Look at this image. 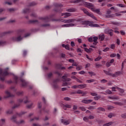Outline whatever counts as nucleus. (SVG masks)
<instances>
[{
    "instance_id": "26",
    "label": "nucleus",
    "mask_w": 126,
    "mask_h": 126,
    "mask_svg": "<svg viewBox=\"0 0 126 126\" xmlns=\"http://www.w3.org/2000/svg\"><path fill=\"white\" fill-rule=\"evenodd\" d=\"M63 64L61 63L57 64L56 67L58 69H63V66H62Z\"/></svg>"
},
{
    "instance_id": "6",
    "label": "nucleus",
    "mask_w": 126,
    "mask_h": 126,
    "mask_svg": "<svg viewBox=\"0 0 126 126\" xmlns=\"http://www.w3.org/2000/svg\"><path fill=\"white\" fill-rule=\"evenodd\" d=\"M38 19L40 20H43L44 22H49V21H58V20L56 19H53V16L50 15L46 17H40L38 18Z\"/></svg>"
},
{
    "instance_id": "42",
    "label": "nucleus",
    "mask_w": 126,
    "mask_h": 126,
    "mask_svg": "<svg viewBox=\"0 0 126 126\" xmlns=\"http://www.w3.org/2000/svg\"><path fill=\"white\" fill-rule=\"evenodd\" d=\"M83 67L82 65H80V66H77L76 69V70H81V69H82Z\"/></svg>"
},
{
    "instance_id": "4",
    "label": "nucleus",
    "mask_w": 126,
    "mask_h": 126,
    "mask_svg": "<svg viewBox=\"0 0 126 126\" xmlns=\"http://www.w3.org/2000/svg\"><path fill=\"white\" fill-rule=\"evenodd\" d=\"M8 71V68H6L4 71L1 68H0V80L1 81H4V77L9 75V73L7 72Z\"/></svg>"
},
{
    "instance_id": "57",
    "label": "nucleus",
    "mask_w": 126,
    "mask_h": 126,
    "mask_svg": "<svg viewBox=\"0 0 126 126\" xmlns=\"http://www.w3.org/2000/svg\"><path fill=\"white\" fill-rule=\"evenodd\" d=\"M89 120V117H84L83 118V121H84L85 122H88Z\"/></svg>"
},
{
    "instance_id": "51",
    "label": "nucleus",
    "mask_w": 126,
    "mask_h": 126,
    "mask_svg": "<svg viewBox=\"0 0 126 126\" xmlns=\"http://www.w3.org/2000/svg\"><path fill=\"white\" fill-rule=\"evenodd\" d=\"M23 57H25L27 55V51L26 50H24L23 51Z\"/></svg>"
},
{
    "instance_id": "11",
    "label": "nucleus",
    "mask_w": 126,
    "mask_h": 126,
    "mask_svg": "<svg viewBox=\"0 0 126 126\" xmlns=\"http://www.w3.org/2000/svg\"><path fill=\"white\" fill-rule=\"evenodd\" d=\"M54 6L56 8L54 9L56 12H62V7H63V4H59L58 3H55Z\"/></svg>"
},
{
    "instance_id": "53",
    "label": "nucleus",
    "mask_w": 126,
    "mask_h": 126,
    "mask_svg": "<svg viewBox=\"0 0 126 126\" xmlns=\"http://www.w3.org/2000/svg\"><path fill=\"white\" fill-rule=\"evenodd\" d=\"M89 110H95V106H92L88 107Z\"/></svg>"
},
{
    "instance_id": "58",
    "label": "nucleus",
    "mask_w": 126,
    "mask_h": 126,
    "mask_svg": "<svg viewBox=\"0 0 126 126\" xmlns=\"http://www.w3.org/2000/svg\"><path fill=\"white\" fill-rule=\"evenodd\" d=\"M64 100H65V101H70L71 99L68 97H64Z\"/></svg>"
},
{
    "instance_id": "36",
    "label": "nucleus",
    "mask_w": 126,
    "mask_h": 126,
    "mask_svg": "<svg viewBox=\"0 0 126 126\" xmlns=\"http://www.w3.org/2000/svg\"><path fill=\"white\" fill-rule=\"evenodd\" d=\"M103 72H104V73H105V74H107V75H111V76H112V73H110L109 71L103 70Z\"/></svg>"
},
{
    "instance_id": "27",
    "label": "nucleus",
    "mask_w": 126,
    "mask_h": 126,
    "mask_svg": "<svg viewBox=\"0 0 126 126\" xmlns=\"http://www.w3.org/2000/svg\"><path fill=\"white\" fill-rule=\"evenodd\" d=\"M31 11L30 8H25L23 10V13H29Z\"/></svg>"
},
{
    "instance_id": "40",
    "label": "nucleus",
    "mask_w": 126,
    "mask_h": 126,
    "mask_svg": "<svg viewBox=\"0 0 126 126\" xmlns=\"http://www.w3.org/2000/svg\"><path fill=\"white\" fill-rule=\"evenodd\" d=\"M41 27H48L50 26L49 24H42L40 25Z\"/></svg>"
},
{
    "instance_id": "38",
    "label": "nucleus",
    "mask_w": 126,
    "mask_h": 126,
    "mask_svg": "<svg viewBox=\"0 0 126 126\" xmlns=\"http://www.w3.org/2000/svg\"><path fill=\"white\" fill-rule=\"evenodd\" d=\"M94 100H95V101H98V100H99V99H101V96L98 95V96H94Z\"/></svg>"
},
{
    "instance_id": "22",
    "label": "nucleus",
    "mask_w": 126,
    "mask_h": 126,
    "mask_svg": "<svg viewBox=\"0 0 126 126\" xmlns=\"http://www.w3.org/2000/svg\"><path fill=\"white\" fill-rule=\"evenodd\" d=\"M63 18H67V17H69V16H71V13H63Z\"/></svg>"
},
{
    "instance_id": "30",
    "label": "nucleus",
    "mask_w": 126,
    "mask_h": 126,
    "mask_svg": "<svg viewBox=\"0 0 126 126\" xmlns=\"http://www.w3.org/2000/svg\"><path fill=\"white\" fill-rule=\"evenodd\" d=\"M49 112V110H46V108L45 107H44L42 110H40V114H42V113H48Z\"/></svg>"
},
{
    "instance_id": "47",
    "label": "nucleus",
    "mask_w": 126,
    "mask_h": 126,
    "mask_svg": "<svg viewBox=\"0 0 126 126\" xmlns=\"http://www.w3.org/2000/svg\"><path fill=\"white\" fill-rule=\"evenodd\" d=\"M55 73H56V74H58L59 76H62V72H61V71H56L55 72Z\"/></svg>"
},
{
    "instance_id": "61",
    "label": "nucleus",
    "mask_w": 126,
    "mask_h": 126,
    "mask_svg": "<svg viewBox=\"0 0 126 126\" xmlns=\"http://www.w3.org/2000/svg\"><path fill=\"white\" fill-rule=\"evenodd\" d=\"M64 47L65 48V49H66V50H69V45H64Z\"/></svg>"
},
{
    "instance_id": "17",
    "label": "nucleus",
    "mask_w": 126,
    "mask_h": 126,
    "mask_svg": "<svg viewBox=\"0 0 126 126\" xmlns=\"http://www.w3.org/2000/svg\"><path fill=\"white\" fill-rule=\"evenodd\" d=\"M123 74V71H119L115 72L114 74H112V76L113 77H118V76H120V75Z\"/></svg>"
},
{
    "instance_id": "43",
    "label": "nucleus",
    "mask_w": 126,
    "mask_h": 126,
    "mask_svg": "<svg viewBox=\"0 0 126 126\" xmlns=\"http://www.w3.org/2000/svg\"><path fill=\"white\" fill-rule=\"evenodd\" d=\"M89 74H90V75H91V76H95L96 75V74H95V73H94L93 71H89L88 72Z\"/></svg>"
},
{
    "instance_id": "1",
    "label": "nucleus",
    "mask_w": 126,
    "mask_h": 126,
    "mask_svg": "<svg viewBox=\"0 0 126 126\" xmlns=\"http://www.w3.org/2000/svg\"><path fill=\"white\" fill-rule=\"evenodd\" d=\"M14 82L16 84H20L22 87H26L28 85V82H26L25 80L21 77H18L17 76H14Z\"/></svg>"
},
{
    "instance_id": "60",
    "label": "nucleus",
    "mask_w": 126,
    "mask_h": 126,
    "mask_svg": "<svg viewBox=\"0 0 126 126\" xmlns=\"http://www.w3.org/2000/svg\"><path fill=\"white\" fill-rule=\"evenodd\" d=\"M118 90L119 91V92H120L121 93H124L125 92V90H124L123 89H118Z\"/></svg>"
},
{
    "instance_id": "49",
    "label": "nucleus",
    "mask_w": 126,
    "mask_h": 126,
    "mask_svg": "<svg viewBox=\"0 0 126 126\" xmlns=\"http://www.w3.org/2000/svg\"><path fill=\"white\" fill-rule=\"evenodd\" d=\"M105 93H106L107 94H108L109 95L112 94V92H111L110 90H107L105 91Z\"/></svg>"
},
{
    "instance_id": "62",
    "label": "nucleus",
    "mask_w": 126,
    "mask_h": 126,
    "mask_svg": "<svg viewBox=\"0 0 126 126\" xmlns=\"http://www.w3.org/2000/svg\"><path fill=\"white\" fill-rule=\"evenodd\" d=\"M5 43V41H0V46H3Z\"/></svg>"
},
{
    "instance_id": "45",
    "label": "nucleus",
    "mask_w": 126,
    "mask_h": 126,
    "mask_svg": "<svg viewBox=\"0 0 126 126\" xmlns=\"http://www.w3.org/2000/svg\"><path fill=\"white\" fill-rule=\"evenodd\" d=\"M36 4H37V3H36L35 2H32L30 3L29 6H33L34 5H36Z\"/></svg>"
},
{
    "instance_id": "41",
    "label": "nucleus",
    "mask_w": 126,
    "mask_h": 126,
    "mask_svg": "<svg viewBox=\"0 0 126 126\" xmlns=\"http://www.w3.org/2000/svg\"><path fill=\"white\" fill-rule=\"evenodd\" d=\"M31 16H32V17H34V18H37V14L35 13V12H32L31 15Z\"/></svg>"
},
{
    "instance_id": "13",
    "label": "nucleus",
    "mask_w": 126,
    "mask_h": 126,
    "mask_svg": "<svg viewBox=\"0 0 126 126\" xmlns=\"http://www.w3.org/2000/svg\"><path fill=\"white\" fill-rule=\"evenodd\" d=\"M111 10H107L106 11V14L105 15L106 18H113V17H115V15L111 14Z\"/></svg>"
},
{
    "instance_id": "37",
    "label": "nucleus",
    "mask_w": 126,
    "mask_h": 126,
    "mask_svg": "<svg viewBox=\"0 0 126 126\" xmlns=\"http://www.w3.org/2000/svg\"><path fill=\"white\" fill-rule=\"evenodd\" d=\"M92 82H95V80L94 79H91V80H87L86 81L87 83H92Z\"/></svg>"
},
{
    "instance_id": "56",
    "label": "nucleus",
    "mask_w": 126,
    "mask_h": 126,
    "mask_svg": "<svg viewBox=\"0 0 126 126\" xmlns=\"http://www.w3.org/2000/svg\"><path fill=\"white\" fill-rule=\"evenodd\" d=\"M6 114H8V115H10V114H12V110H9L6 112Z\"/></svg>"
},
{
    "instance_id": "63",
    "label": "nucleus",
    "mask_w": 126,
    "mask_h": 126,
    "mask_svg": "<svg viewBox=\"0 0 126 126\" xmlns=\"http://www.w3.org/2000/svg\"><path fill=\"white\" fill-rule=\"evenodd\" d=\"M106 65L107 67H110V66H111V64L109 62H107L106 63Z\"/></svg>"
},
{
    "instance_id": "33",
    "label": "nucleus",
    "mask_w": 126,
    "mask_h": 126,
    "mask_svg": "<svg viewBox=\"0 0 126 126\" xmlns=\"http://www.w3.org/2000/svg\"><path fill=\"white\" fill-rule=\"evenodd\" d=\"M109 99H111V100H118L119 99L118 96H109Z\"/></svg>"
},
{
    "instance_id": "12",
    "label": "nucleus",
    "mask_w": 126,
    "mask_h": 126,
    "mask_svg": "<svg viewBox=\"0 0 126 126\" xmlns=\"http://www.w3.org/2000/svg\"><path fill=\"white\" fill-rule=\"evenodd\" d=\"M81 10H82L85 14H87V15H88V16H90V17H92V18H93L94 19H95L96 20V18L94 16L93 14L90 13L86 10L85 8H82Z\"/></svg>"
},
{
    "instance_id": "52",
    "label": "nucleus",
    "mask_w": 126,
    "mask_h": 126,
    "mask_svg": "<svg viewBox=\"0 0 126 126\" xmlns=\"http://www.w3.org/2000/svg\"><path fill=\"white\" fill-rule=\"evenodd\" d=\"M102 59V57L101 56H99L98 57L96 58L94 61L95 62H98V61H100Z\"/></svg>"
},
{
    "instance_id": "25",
    "label": "nucleus",
    "mask_w": 126,
    "mask_h": 126,
    "mask_svg": "<svg viewBox=\"0 0 126 126\" xmlns=\"http://www.w3.org/2000/svg\"><path fill=\"white\" fill-rule=\"evenodd\" d=\"M93 40L94 41V43H93L94 45H97V43H98L97 42V40H98V37L94 36V37H93Z\"/></svg>"
},
{
    "instance_id": "5",
    "label": "nucleus",
    "mask_w": 126,
    "mask_h": 126,
    "mask_svg": "<svg viewBox=\"0 0 126 126\" xmlns=\"http://www.w3.org/2000/svg\"><path fill=\"white\" fill-rule=\"evenodd\" d=\"M11 91H13L14 93L16 92V89H15V87H11L10 88V91H6L5 92V96H4V98H9V97H14V95L10 93Z\"/></svg>"
},
{
    "instance_id": "9",
    "label": "nucleus",
    "mask_w": 126,
    "mask_h": 126,
    "mask_svg": "<svg viewBox=\"0 0 126 126\" xmlns=\"http://www.w3.org/2000/svg\"><path fill=\"white\" fill-rule=\"evenodd\" d=\"M80 22L83 25H89V26H91V27H98V25L93 24V22L90 21H81Z\"/></svg>"
},
{
    "instance_id": "46",
    "label": "nucleus",
    "mask_w": 126,
    "mask_h": 126,
    "mask_svg": "<svg viewBox=\"0 0 126 126\" xmlns=\"http://www.w3.org/2000/svg\"><path fill=\"white\" fill-rule=\"evenodd\" d=\"M72 89H76L77 88H79V85H74L71 87Z\"/></svg>"
},
{
    "instance_id": "19",
    "label": "nucleus",
    "mask_w": 126,
    "mask_h": 126,
    "mask_svg": "<svg viewBox=\"0 0 126 126\" xmlns=\"http://www.w3.org/2000/svg\"><path fill=\"white\" fill-rule=\"evenodd\" d=\"M81 102L84 104H90L91 102H93V100L91 99H88V100L83 99L81 101Z\"/></svg>"
},
{
    "instance_id": "15",
    "label": "nucleus",
    "mask_w": 126,
    "mask_h": 126,
    "mask_svg": "<svg viewBox=\"0 0 126 126\" xmlns=\"http://www.w3.org/2000/svg\"><path fill=\"white\" fill-rule=\"evenodd\" d=\"M113 32H114V31L111 29H106L104 31L105 34H109L111 36H113Z\"/></svg>"
},
{
    "instance_id": "23",
    "label": "nucleus",
    "mask_w": 126,
    "mask_h": 126,
    "mask_svg": "<svg viewBox=\"0 0 126 126\" xmlns=\"http://www.w3.org/2000/svg\"><path fill=\"white\" fill-rule=\"evenodd\" d=\"M70 120H65L63 121V125L64 126H67V125H69L70 124Z\"/></svg>"
},
{
    "instance_id": "8",
    "label": "nucleus",
    "mask_w": 126,
    "mask_h": 126,
    "mask_svg": "<svg viewBox=\"0 0 126 126\" xmlns=\"http://www.w3.org/2000/svg\"><path fill=\"white\" fill-rule=\"evenodd\" d=\"M18 104L15 105L14 106L12 107V109H15V108H18L20 106V103L24 102L25 104L26 103H28L29 102L28 101V97L27 96L25 97L23 99H19L18 100Z\"/></svg>"
},
{
    "instance_id": "28",
    "label": "nucleus",
    "mask_w": 126,
    "mask_h": 126,
    "mask_svg": "<svg viewBox=\"0 0 126 126\" xmlns=\"http://www.w3.org/2000/svg\"><path fill=\"white\" fill-rule=\"evenodd\" d=\"M5 124V119H1L0 120V126H2L3 125Z\"/></svg>"
},
{
    "instance_id": "18",
    "label": "nucleus",
    "mask_w": 126,
    "mask_h": 126,
    "mask_svg": "<svg viewBox=\"0 0 126 126\" xmlns=\"http://www.w3.org/2000/svg\"><path fill=\"white\" fill-rule=\"evenodd\" d=\"M40 22L37 20H31L29 21V24H39Z\"/></svg>"
},
{
    "instance_id": "64",
    "label": "nucleus",
    "mask_w": 126,
    "mask_h": 126,
    "mask_svg": "<svg viewBox=\"0 0 126 126\" xmlns=\"http://www.w3.org/2000/svg\"><path fill=\"white\" fill-rule=\"evenodd\" d=\"M116 89H119V88L115 87H113L112 88V91H116Z\"/></svg>"
},
{
    "instance_id": "2",
    "label": "nucleus",
    "mask_w": 126,
    "mask_h": 126,
    "mask_svg": "<svg viewBox=\"0 0 126 126\" xmlns=\"http://www.w3.org/2000/svg\"><path fill=\"white\" fill-rule=\"evenodd\" d=\"M26 113V112L24 111H22L20 113H17L16 115H13L11 117L10 120L11 121H12V122H13V123H15L16 124H17V125H19L20 124H24V120H22L20 122H17L16 121V118H17L18 117H21L22 115H24V114Z\"/></svg>"
},
{
    "instance_id": "34",
    "label": "nucleus",
    "mask_w": 126,
    "mask_h": 126,
    "mask_svg": "<svg viewBox=\"0 0 126 126\" xmlns=\"http://www.w3.org/2000/svg\"><path fill=\"white\" fill-rule=\"evenodd\" d=\"M111 24H113V25H116L117 26H119V25H121L120 23L117 22H112Z\"/></svg>"
},
{
    "instance_id": "48",
    "label": "nucleus",
    "mask_w": 126,
    "mask_h": 126,
    "mask_svg": "<svg viewBox=\"0 0 126 126\" xmlns=\"http://www.w3.org/2000/svg\"><path fill=\"white\" fill-rule=\"evenodd\" d=\"M97 110H98V111H101L102 112H105V111L104 108L103 107H99L97 108Z\"/></svg>"
},
{
    "instance_id": "31",
    "label": "nucleus",
    "mask_w": 126,
    "mask_h": 126,
    "mask_svg": "<svg viewBox=\"0 0 126 126\" xmlns=\"http://www.w3.org/2000/svg\"><path fill=\"white\" fill-rule=\"evenodd\" d=\"M99 39L101 40V41H103L104 39H105V35L104 34H101L99 35Z\"/></svg>"
},
{
    "instance_id": "35",
    "label": "nucleus",
    "mask_w": 126,
    "mask_h": 126,
    "mask_svg": "<svg viewBox=\"0 0 126 126\" xmlns=\"http://www.w3.org/2000/svg\"><path fill=\"white\" fill-rule=\"evenodd\" d=\"M113 124H114V122H111L103 125V126H112Z\"/></svg>"
},
{
    "instance_id": "10",
    "label": "nucleus",
    "mask_w": 126,
    "mask_h": 126,
    "mask_svg": "<svg viewBox=\"0 0 126 126\" xmlns=\"http://www.w3.org/2000/svg\"><path fill=\"white\" fill-rule=\"evenodd\" d=\"M81 21V19H69L63 20V23H74V22H80Z\"/></svg>"
},
{
    "instance_id": "54",
    "label": "nucleus",
    "mask_w": 126,
    "mask_h": 126,
    "mask_svg": "<svg viewBox=\"0 0 126 126\" xmlns=\"http://www.w3.org/2000/svg\"><path fill=\"white\" fill-rule=\"evenodd\" d=\"M81 0H76L72 1V2L73 3H78V2H80Z\"/></svg>"
},
{
    "instance_id": "21",
    "label": "nucleus",
    "mask_w": 126,
    "mask_h": 126,
    "mask_svg": "<svg viewBox=\"0 0 126 126\" xmlns=\"http://www.w3.org/2000/svg\"><path fill=\"white\" fill-rule=\"evenodd\" d=\"M86 87H87V85L86 84L79 85V89H83L86 88Z\"/></svg>"
},
{
    "instance_id": "50",
    "label": "nucleus",
    "mask_w": 126,
    "mask_h": 126,
    "mask_svg": "<svg viewBox=\"0 0 126 126\" xmlns=\"http://www.w3.org/2000/svg\"><path fill=\"white\" fill-rule=\"evenodd\" d=\"M16 94L18 96H20V95H22L23 94V92H17L16 93Z\"/></svg>"
},
{
    "instance_id": "39",
    "label": "nucleus",
    "mask_w": 126,
    "mask_h": 126,
    "mask_svg": "<svg viewBox=\"0 0 126 126\" xmlns=\"http://www.w3.org/2000/svg\"><path fill=\"white\" fill-rule=\"evenodd\" d=\"M11 32V31H8V32H3L2 33V36H5V35H6V34H10V33Z\"/></svg>"
},
{
    "instance_id": "24",
    "label": "nucleus",
    "mask_w": 126,
    "mask_h": 126,
    "mask_svg": "<svg viewBox=\"0 0 126 126\" xmlns=\"http://www.w3.org/2000/svg\"><path fill=\"white\" fill-rule=\"evenodd\" d=\"M76 10V9L74 8H69L66 9V11H68V12H75Z\"/></svg>"
},
{
    "instance_id": "14",
    "label": "nucleus",
    "mask_w": 126,
    "mask_h": 126,
    "mask_svg": "<svg viewBox=\"0 0 126 126\" xmlns=\"http://www.w3.org/2000/svg\"><path fill=\"white\" fill-rule=\"evenodd\" d=\"M58 82H60V79H56L53 81V86L55 89H58L59 88V86L57 84Z\"/></svg>"
},
{
    "instance_id": "55",
    "label": "nucleus",
    "mask_w": 126,
    "mask_h": 126,
    "mask_svg": "<svg viewBox=\"0 0 126 126\" xmlns=\"http://www.w3.org/2000/svg\"><path fill=\"white\" fill-rule=\"evenodd\" d=\"M121 117L123 119H126V113L122 114L121 116Z\"/></svg>"
},
{
    "instance_id": "7",
    "label": "nucleus",
    "mask_w": 126,
    "mask_h": 126,
    "mask_svg": "<svg viewBox=\"0 0 126 126\" xmlns=\"http://www.w3.org/2000/svg\"><path fill=\"white\" fill-rule=\"evenodd\" d=\"M84 4L88 7V8H91L92 11L94 12H96V13H100V9H95L93 8V4L90 3H88L87 2H84Z\"/></svg>"
},
{
    "instance_id": "29",
    "label": "nucleus",
    "mask_w": 126,
    "mask_h": 126,
    "mask_svg": "<svg viewBox=\"0 0 126 126\" xmlns=\"http://www.w3.org/2000/svg\"><path fill=\"white\" fill-rule=\"evenodd\" d=\"M66 108H67L68 109H70V108H71V105L67 104L64 105L63 109L66 110Z\"/></svg>"
},
{
    "instance_id": "16",
    "label": "nucleus",
    "mask_w": 126,
    "mask_h": 126,
    "mask_svg": "<svg viewBox=\"0 0 126 126\" xmlns=\"http://www.w3.org/2000/svg\"><path fill=\"white\" fill-rule=\"evenodd\" d=\"M68 77H69V74H65L63 76V81H70L71 80V79L68 78Z\"/></svg>"
},
{
    "instance_id": "32",
    "label": "nucleus",
    "mask_w": 126,
    "mask_h": 126,
    "mask_svg": "<svg viewBox=\"0 0 126 126\" xmlns=\"http://www.w3.org/2000/svg\"><path fill=\"white\" fill-rule=\"evenodd\" d=\"M74 24H65L63 25V27H71L72 26H74Z\"/></svg>"
},
{
    "instance_id": "3",
    "label": "nucleus",
    "mask_w": 126,
    "mask_h": 126,
    "mask_svg": "<svg viewBox=\"0 0 126 126\" xmlns=\"http://www.w3.org/2000/svg\"><path fill=\"white\" fill-rule=\"evenodd\" d=\"M24 34V30H19L17 32L18 36H14L12 37V41H16L17 42H19L23 39L22 36Z\"/></svg>"
},
{
    "instance_id": "44",
    "label": "nucleus",
    "mask_w": 126,
    "mask_h": 126,
    "mask_svg": "<svg viewBox=\"0 0 126 126\" xmlns=\"http://www.w3.org/2000/svg\"><path fill=\"white\" fill-rule=\"evenodd\" d=\"M38 120H39V118L34 117V118L31 119L30 122H33V121H38Z\"/></svg>"
},
{
    "instance_id": "20",
    "label": "nucleus",
    "mask_w": 126,
    "mask_h": 126,
    "mask_svg": "<svg viewBox=\"0 0 126 126\" xmlns=\"http://www.w3.org/2000/svg\"><path fill=\"white\" fill-rule=\"evenodd\" d=\"M77 94H82V96H85L87 94V92H83L81 90L77 91Z\"/></svg>"
},
{
    "instance_id": "59",
    "label": "nucleus",
    "mask_w": 126,
    "mask_h": 126,
    "mask_svg": "<svg viewBox=\"0 0 126 126\" xmlns=\"http://www.w3.org/2000/svg\"><path fill=\"white\" fill-rule=\"evenodd\" d=\"M91 95L92 96H98V94L96 93H91Z\"/></svg>"
}]
</instances>
